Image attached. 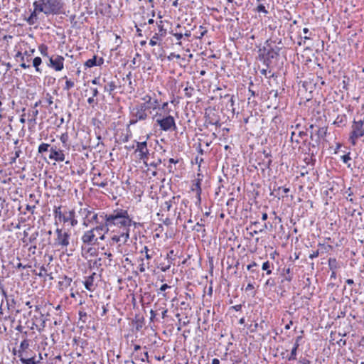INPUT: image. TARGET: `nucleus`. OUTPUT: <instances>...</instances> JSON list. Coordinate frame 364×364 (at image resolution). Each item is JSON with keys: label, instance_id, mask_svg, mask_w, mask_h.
Returning a JSON list of instances; mask_svg holds the SVG:
<instances>
[{"label": "nucleus", "instance_id": "1", "mask_svg": "<svg viewBox=\"0 0 364 364\" xmlns=\"http://www.w3.org/2000/svg\"><path fill=\"white\" fill-rule=\"evenodd\" d=\"M36 11H41L46 16L58 15L63 12L64 3L63 0H36L33 3Z\"/></svg>", "mask_w": 364, "mask_h": 364}, {"label": "nucleus", "instance_id": "2", "mask_svg": "<svg viewBox=\"0 0 364 364\" xmlns=\"http://www.w3.org/2000/svg\"><path fill=\"white\" fill-rule=\"evenodd\" d=\"M105 220H106L107 225H110V227L112 225L129 227L132 223L127 211L124 210H117L111 214L105 215Z\"/></svg>", "mask_w": 364, "mask_h": 364}, {"label": "nucleus", "instance_id": "3", "mask_svg": "<svg viewBox=\"0 0 364 364\" xmlns=\"http://www.w3.org/2000/svg\"><path fill=\"white\" fill-rule=\"evenodd\" d=\"M156 122L160 127L161 129L164 132L174 131L176 129L175 119L171 115L161 117V114H160Z\"/></svg>", "mask_w": 364, "mask_h": 364}, {"label": "nucleus", "instance_id": "4", "mask_svg": "<svg viewBox=\"0 0 364 364\" xmlns=\"http://www.w3.org/2000/svg\"><path fill=\"white\" fill-rule=\"evenodd\" d=\"M56 238L54 241V246L56 247H60L61 249H67V247L70 244V235L68 232L63 231L60 228L55 230Z\"/></svg>", "mask_w": 364, "mask_h": 364}, {"label": "nucleus", "instance_id": "5", "mask_svg": "<svg viewBox=\"0 0 364 364\" xmlns=\"http://www.w3.org/2000/svg\"><path fill=\"white\" fill-rule=\"evenodd\" d=\"M351 128L352 131L349 139L353 145H355L356 140L364 136V127L361 122L353 121Z\"/></svg>", "mask_w": 364, "mask_h": 364}, {"label": "nucleus", "instance_id": "6", "mask_svg": "<svg viewBox=\"0 0 364 364\" xmlns=\"http://www.w3.org/2000/svg\"><path fill=\"white\" fill-rule=\"evenodd\" d=\"M136 147L135 151L139 153V159L143 160L144 165L148 166L149 164L146 162V159H148L149 151L147 148V142L146 141L136 142Z\"/></svg>", "mask_w": 364, "mask_h": 364}, {"label": "nucleus", "instance_id": "7", "mask_svg": "<svg viewBox=\"0 0 364 364\" xmlns=\"http://www.w3.org/2000/svg\"><path fill=\"white\" fill-rule=\"evenodd\" d=\"M131 115L129 125L134 124L138 121L146 120L149 117V113H146L134 107L131 112Z\"/></svg>", "mask_w": 364, "mask_h": 364}, {"label": "nucleus", "instance_id": "8", "mask_svg": "<svg viewBox=\"0 0 364 364\" xmlns=\"http://www.w3.org/2000/svg\"><path fill=\"white\" fill-rule=\"evenodd\" d=\"M50 155L49 159L55 161H64L65 156L63 150L58 148L56 146H53L49 149Z\"/></svg>", "mask_w": 364, "mask_h": 364}, {"label": "nucleus", "instance_id": "9", "mask_svg": "<svg viewBox=\"0 0 364 364\" xmlns=\"http://www.w3.org/2000/svg\"><path fill=\"white\" fill-rule=\"evenodd\" d=\"M61 221L64 223H70L72 227H74L77 225L78 221L75 218V212L74 210H69L68 212H65L63 213V216L61 218Z\"/></svg>", "mask_w": 364, "mask_h": 364}, {"label": "nucleus", "instance_id": "10", "mask_svg": "<svg viewBox=\"0 0 364 364\" xmlns=\"http://www.w3.org/2000/svg\"><path fill=\"white\" fill-rule=\"evenodd\" d=\"M64 58L60 55L52 56L50 58V65L56 71H60L63 68Z\"/></svg>", "mask_w": 364, "mask_h": 364}, {"label": "nucleus", "instance_id": "11", "mask_svg": "<svg viewBox=\"0 0 364 364\" xmlns=\"http://www.w3.org/2000/svg\"><path fill=\"white\" fill-rule=\"evenodd\" d=\"M97 240V238L95 237V230L93 228L85 232L82 236V241L85 244L92 245L95 243Z\"/></svg>", "mask_w": 364, "mask_h": 364}, {"label": "nucleus", "instance_id": "12", "mask_svg": "<svg viewBox=\"0 0 364 364\" xmlns=\"http://www.w3.org/2000/svg\"><path fill=\"white\" fill-rule=\"evenodd\" d=\"M72 281L71 278L68 277L65 275L63 276L60 278V280L58 282L59 289L60 291L67 289L71 285Z\"/></svg>", "mask_w": 364, "mask_h": 364}, {"label": "nucleus", "instance_id": "13", "mask_svg": "<svg viewBox=\"0 0 364 364\" xmlns=\"http://www.w3.org/2000/svg\"><path fill=\"white\" fill-rule=\"evenodd\" d=\"M104 63V59L102 58H100L97 59V57L95 55L92 58L87 60L85 63V66L87 68H92L93 66L101 65Z\"/></svg>", "mask_w": 364, "mask_h": 364}, {"label": "nucleus", "instance_id": "14", "mask_svg": "<svg viewBox=\"0 0 364 364\" xmlns=\"http://www.w3.org/2000/svg\"><path fill=\"white\" fill-rule=\"evenodd\" d=\"M79 215L82 218V219H85L87 220H90V216L93 213L92 208L89 207L87 208H81L78 211Z\"/></svg>", "mask_w": 364, "mask_h": 364}, {"label": "nucleus", "instance_id": "15", "mask_svg": "<svg viewBox=\"0 0 364 364\" xmlns=\"http://www.w3.org/2000/svg\"><path fill=\"white\" fill-rule=\"evenodd\" d=\"M264 56L265 58V60H270L273 58H274L277 55H278V52L275 50L274 49L270 48L267 49L266 48H264Z\"/></svg>", "mask_w": 364, "mask_h": 364}, {"label": "nucleus", "instance_id": "16", "mask_svg": "<svg viewBox=\"0 0 364 364\" xmlns=\"http://www.w3.org/2000/svg\"><path fill=\"white\" fill-rule=\"evenodd\" d=\"M18 143V140H16L14 141V144L15 145H17ZM22 153L21 151V149H20L19 146H15L14 147V151L12 152V154H14V156H12L10 159V163L11 164H14L16 161V159L18 158L21 155V154Z\"/></svg>", "mask_w": 364, "mask_h": 364}, {"label": "nucleus", "instance_id": "17", "mask_svg": "<svg viewBox=\"0 0 364 364\" xmlns=\"http://www.w3.org/2000/svg\"><path fill=\"white\" fill-rule=\"evenodd\" d=\"M176 199H179V196H173L169 200L166 201L164 204L161 205L162 210L169 211L172 207V204L176 203Z\"/></svg>", "mask_w": 364, "mask_h": 364}, {"label": "nucleus", "instance_id": "18", "mask_svg": "<svg viewBox=\"0 0 364 364\" xmlns=\"http://www.w3.org/2000/svg\"><path fill=\"white\" fill-rule=\"evenodd\" d=\"M96 275L95 273H93L92 275L89 276L86 280L84 282V284L85 287V289L92 291L93 287V282H94V277Z\"/></svg>", "mask_w": 364, "mask_h": 364}, {"label": "nucleus", "instance_id": "19", "mask_svg": "<svg viewBox=\"0 0 364 364\" xmlns=\"http://www.w3.org/2000/svg\"><path fill=\"white\" fill-rule=\"evenodd\" d=\"M18 356L20 358V360L23 364H37L38 361H36L34 357L30 358H25L23 357L21 352L18 351Z\"/></svg>", "mask_w": 364, "mask_h": 364}, {"label": "nucleus", "instance_id": "20", "mask_svg": "<svg viewBox=\"0 0 364 364\" xmlns=\"http://www.w3.org/2000/svg\"><path fill=\"white\" fill-rule=\"evenodd\" d=\"M136 107H137L139 109L146 112V113H150V109H155L156 107H154V106H151V105H149L146 103H141L139 105H137L136 106H135Z\"/></svg>", "mask_w": 364, "mask_h": 364}, {"label": "nucleus", "instance_id": "21", "mask_svg": "<svg viewBox=\"0 0 364 364\" xmlns=\"http://www.w3.org/2000/svg\"><path fill=\"white\" fill-rule=\"evenodd\" d=\"M41 11H36V8H33V12L31 14L30 16L28 17L27 21L29 24L33 25L35 23V22L37 20V16L41 14Z\"/></svg>", "mask_w": 364, "mask_h": 364}, {"label": "nucleus", "instance_id": "22", "mask_svg": "<svg viewBox=\"0 0 364 364\" xmlns=\"http://www.w3.org/2000/svg\"><path fill=\"white\" fill-rule=\"evenodd\" d=\"M110 227V225H107V223L104 225H100L97 226L96 228H93L95 232H97L99 235H100V232H104V233H106L109 231V228Z\"/></svg>", "mask_w": 364, "mask_h": 364}, {"label": "nucleus", "instance_id": "23", "mask_svg": "<svg viewBox=\"0 0 364 364\" xmlns=\"http://www.w3.org/2000/svg\"><path fill=\"white\" fill-rule=\"evenodd\" d=\"M143 100L144 101V103H146L149 105L154 106L155 107H156V106H157V103H158L157 100H153L151 98V97L149 95H146L144 97H143Z\"/></svg>", "mask_w": 364, "mask_h": 364}, {"label": "nucleus", "instance_id": "24", "mask_svg": "<svg viewBox=\"0 0 364 364\" xmlns=\"http://www.w3.org/2000/svg\"><path fill=\"white\" fill-rule=\"evenodd\" d=\"M299 346V343H295L293 348L291 349L290 356L288 358L289 360H294L296 359V350Z\"/></svg>", "mask_w": 364, "mask_h": 364}, {"label": "nucleus", "instance_id": "25", "mask_svg": "<svg viewBox=\"0 0 364 364\" xmlns=\"http://www.w3.org/2000/svg\"><path fill=\"white\" fill-rule=\"evenodd\" d=\"M328 266L331 270H336L338 267L336 259L335 258H329Z\"/></svg>", "mask_w": 364, "mask_h": 364}, {"label": "nucleus", "instance_id": "26", "mask_svg": "<svg viewBox=\"0 0 364 364\" xmlns=\"http://www.w3.org/2000/svg\"><path fill=\"white\" fill-rule=\"evenodd\" d=\"M121 238L124 239V242H126L127 240L129 238L128 232H127L126 233H122L120 236H114L112 237V240L115 241L116 242H118L121 240Z\"/></svg>", "mask_w": 364, "mask_h": 364}, {"label": "nucleus", "instance_id": "27", "mask_svg": "<svg viewBox=\"0 0 364 364\" xmlns=\"http://www.w3.org/2000/svg\"><path fill=\"white\" fill-rule=\"evenodd\" d=\"M50 147L51 146H50V144H46V143H42L41 144L39 145L38 151V153L42 154L43 152L48 151L50 149L49 148H50Z\"/></svg>", "mask_w": 364, "mask_h": 364}, {"label": "nucleus", "instance_id": "28", "mask_svg": "<svg viewBox=\"0 0 364 364\" xmlns=\"http://www.w3.org/2000/svg\"><path fill=\"white\" fill-rule=\"evenodd\" d=\"M54 215H55V219H58V220L60 222H61V218H63V213H62L61 211V208L59 206V207H55V210H54Z\"/></svg>", "mask_w": 364, "mask_h": 364}, {"label": "nucleus", "instance_id": "29", "mask_svg": "<svg viewBox=\"0 0 364 364\" xmlns=\"http://www.w3.org/2000/svg\"><path fill=\"white\" fill-rule=\"evenodd\" d=\"M271 266H272V264L269 261L263 263L262 268L263 270L266 271L267 274H272V269H270Z\"/></svg>", "mask_w": 364, "mask_h": 364}, {"label": "nucleus", "instance_id": "30", "mask_svg": "<svg viewBox=\"0 0 364 364\" xmlns=\"http://www.w3.org/2000/svg\"><path fill=\"white\" fill-rule=\"evenodd\" d=\"M116 88V85L114 82H110L107 86L105 87V91L111 94Z\"/></svg>", "mask_w": 364, "mask_h": 364}, {"label": "nucleus", "instance_id": "31", "mask_svg": "<svg viewBox=\"0 0 364 364\" xmlns=\"http://www.w3.org/2000/svg\"><path fill=\"white\" fill-rule=\"evenodd\" d=\"M327 129L326 127L319 128L317 131L318 139L323 138L326 135Z\"/></svg>", "mask_w": 364, "mask_h": 364}, {"label": "nucleus", "instance_id": "32", "mask_svg": "<svg viewBox=\"0 0 364 364\" xmlns=\"http://www.w3.org/2000/svg\"><path fill=\"white\" fill-rule=\"evenodd\" d=\"M140 261L141 263L139 264V269L141 272H144L146 271V269H148L149 267V262H147V264H146L144 262L143 258H141Z\"/></svg>", "mask_w": 364, "mask_h": 364}, {"label": "nucleus", "instance_id": "33", "mask_svg": "<svg viewBox=\"0 0 364 364\" xmlns=\"http://www.w3.org/2000/svg\"><path fill=\"white\" fill-rule=\"evenodd\" d=\"M42 60L40 57H36L33 60V65L35 67L36 71H39L38 66L41 65Z\"/></svg>", "mask_w": 364, "mask_h": 364}, {"label": "nucleus", "instance_id": "34", "mask_svg": "<svg viewBox=\"0 0 364 364\" xmlns=\"http://www.w3.org/2000/svg\"><path fill=\"white\" fill-rule=\"evenodd\" d=\"M74 85H75L74 82H73L70 80H67L65 82V85L63 89L65 90H69L71 88H73L74 87Z\"/></svg>", "mask_w": 364, "mask_h": 364}, {"label": "nucleus", "instance_id": "35", "mask_svg": "<svg viewBox=\"0 0 364 364\" xmlns=\"http://www.w3.org/2000/svg\"><path fill=\"white\" fill-rule=\"evenodd\" d=\"M36 274L41 277L48 275L47 274V270L44 266H41L40 268V272L36 273Z\"/></svg>", "mask_w": 364, "mask_h": 364}, {"label": "nucleus", "instance_id": "36", "mask_svg": "<svg viewBox=\"0 0 364 364\" xmlns=\"http://www.w3.org/2000/svg\"><path fill=\"white\" fill-rule=\"evenodd\" d=\"M159 37L157 33H155L154 36L151 38V39L149 41V44L151 46H156L157 43V41L159 40Z\"/></svg>", "mask_w": 364, "mask_h": 364}, {"label": "nucleus", "instance_id": "37", "mask_svg": "<svg viewBox=\"0 0 364 364\" xmlns=\"http://www.w3.org/2000/svg\"><path fill=\"white\" fill-rule=\"evenodd\" d=\"M143 252H145V258L146 259L149 260V259H151L152 256L149 254V249L146 246H144L143 250H141V253H143Z\"/></svg>", "mask_w": 364, "mask_h": 364}, {"label": "nucleus", "instance_id": "38", "mask_svg": "<svg viewBox=\"0 0 364 364\" xmlns=\"http://www.w3.org/2000/svg\"><path fill=\"white\" fill-rule=\"evenodd\" d=\"M107 183H108V182H107V179H105L101 182H97V181L93 182L94 186H98V187H102V188L105 187L107 185Z\"/></svg>", "mask_w": 364, "mask_h": 364}, {"label": "nucleus", "instance_id": "39", "mask_svg": "<svg viewBox=\"0 0 364 364\" xmlns=\"http://www.w3.org/2000/svg\"><path fill=\"white\" fill-rule=\"evenodd\" d=\"M257 11L258 12H263L264 14H267V11L265 9V6L263 4H259L257 7Z\"/></svg>", "mask_w": 364, "mask_h": 364}, {"label": "nucleus", "instance_id": "40", "mask_svg": "<svg viewBox=\"0 0 364 364\" xmlns=\"http://www.w3.org/2000/svg\"><path fill=\"white\" fill-rule=\"evenodd\" d=\"M47 49H48V48L45 45H41L39 46V50H40V51H41L42 55H46V54H47V53H46Z\"/></svg>", "mask_w": 364, "mask_h": 364}, {"label": "nucleus", "instance_id": "41", "mask_svg": "<svg viewBox=\"0 0 364 364\" xmlns=\"http://www.w3.org/2000/svg\"><path fill=\"white\" fill-rule=\"evenodd\" d=\"M276 283L274 282V279H268L265 283V286H269V287H274L275 286Z\"/></svg>", "mask_w": 364, "mask_h": 364}, {"label": "nucleus", "instance_id": "42", "mask_svg": "<svg viewBox=\"0 0 364 364\" xmlns=\"http://www.w3.org/2000/svg\"><path fill=\"white\" fill-rule=\"evenodd\" d=\"M196 191H197V194L198 196V200H200V193H201V188L200 187V182L198 181L196 184Z\"/></svg>", "mask_w": 364, "mask_h": 364}, {"label": "nucleus", "instance_id": "43", "mask_svg": "<svg viewBox=\"0 0 364 364\" xmlns=\"http://www.w3.org/2000/svg\"><path fill=\"white\" fill-rule=\"evenodd\" d=\"M97 218H98L97 214L93 212V213L91 215L90 218V222L92 223V222L95 221V223H98Z\"/></svg>", "mask_w": 364, "mask_h": 364}, {"label": "nucleus", "instance_id": "44", "mask_svg": "<svg viewBox=\"0 0 364 364\" xmlns=\"http://www.w3.org/2000/svg\"><path fill=\"white\" fill-rule=\"evenodd\" d=\"M318 255H319L318 250L313 251L312 253L310 254L309 258L313 259L317 257Z\"/></svg>", "mask_w": 364, "mask_h": 364}, {"label": "nucleus", "instance_id": "45", "mask_svg": "<svg viewBox=\"0 0 364 364\" xmlns=\"http://www.w3.org/2000/svg\"><path fill=\"white\" fill-rule=\"evenodd\" d=\"M139 359L144 362L145 360L148 359V352H144L143 355H141V357L139 358Z\"/></svg>", "mask_w": 364, "mask_h": 364}, {"label": "nucleus", "instance_id": "46", "mask_svg": "<svg viewBox=\"0 0 364 364\" xmlns=\"http://www.w3.org/2000/svg\"><path fill=\"white\" fill-rule=\"evenodd\" d=\"M342 161L343 163L347 164V162L350 160V157L349 154H346L341 156Z\"/></svg>", "mask_w": 364, "mask_h": 364}, {"label": "nucleus", "instance_id": "47", "mask_svg": "<svg viewBox=\"0 0 364 364\" xmlns=\"http://www.w3.org/2000/svg\"><path fill=\"white\" fill-rule=\"evenodd\" d=\"M157 311H158V310H151V311H150L151 318H150L151 321H154L156 316L158 314Z\"/></svg>", "mask_w": 364, "mask_h": 364}, {"label": "nucleus", "instance_id": "48", "mask_svg": "<svg viewBox=\"0 0 364 364\" xmlns=\"http://www.w3.org/2000/svg\"><path fill=\"white\" fill-rule=\"evenodd\" d=\"M28 346V343H27V341H23V342H21L20 348H21V349L24 350V349L27 348Z\"/></svg>", "mask_w": 364, "mask_h": 364}, {"label": "nucleus", "instance_id": "49", "mask_svg": "<svg viewBox=\"0 0 364 364\" xmlns=\"http://www.w3.org/2000/svg\"><path fill=\"white\" fill-rule=\"evenodd\" d=\"M257 264L255 262H252L251 264H250L249 265H247V269L250 271H252V267H257Z\"/></svg>", "mask_w": 364, "mask_h": 364}, {"label": "nucleus", "instance_id": "50", "mask_svg": "<svg viewBox=\"0 0 364 364\" xmlns=\"http://www.w3.org/2000/svg\"><path fill=\"white\" fill-rule=\"evenodd\" d=\"M173 36L176 37V38L178 41H180L183 38V34L182 33H173Z\"/></svg>", "mask_w": 364, "mask_h": 364}, {"label": "nucleus", "instance_id": "51", "mask_svg": "<svg viewBox=\"0 0 364 364\" xmlns=\"http://www.w3.org/2000/svg\"><path fill=\"white\" fill-rule=\"evenodd\" d=\"M158 310H161V316L163 318H164L166 316L167 314V309H165L164 308L159 309Z\"/></svg>", "mask_w": 364, "mask_h": 364}, {"label": "nucleus", "instance_id": "52", "mask_svg": "<svg viewBox=\"0 0 364 364\" xmlns=\"http://www.w3.org/2000/svg\"><path fill=\"white\" fill-rule=\"evenodd\" d=\"M267 228V225H266V224H264V225L262 226V228H260L259 230H254V232H253L252 233H251V234H252V235H253V234H257V233H258V232H262V231L264 230V228Z\"/></svg>", "mask_w": 364, "mask_h": 364}, {"label": "nucleus", "instance_id": "53", "mask_svg": "<svg viewBox=\"0 0 364 364\" xmlns=\"http://www.w3.org/2000/svg\"><path fill=\"white\" fill-rule=\"evenodd\" d=\"M170 288V286H168V284H163L161 287H160V291H166L167 289Z\"/></svg>", "mask_w": 364, "mask_h": 364}, {"label": "nucleus", "instance_id": "54", "mask_svg": "<svg viewBox=\"0 0 364 364\" xmlns=\"http://www.w3.org/2000/svg\"><path fill=\"white\" fill-rule=\"evenodd\" d=\"M203 226H204V225H203V223H200L198 222V223H196V226H195V228H194V229H195L196 231L199 232V231H200V229H198V228H198V227H199V228H201V227H203Z\"/></svg>", "mask_w": 364, "mask_h": 364}, {"label": "nucleus", "instance_id": "55", "mask_svg": "<svg viewBox=\"0 0 364 364\" xmlns=\"http://www.w3.org/2000/svg\"><path fill=\"white\" fill-rule=\"evenodd\" d=\"M160 163H161V160H160V159H159V160H158V161H156V162L154 161V162L151 163V164H149V166H153V167L156 168V167L158 166V164H160Z\"/></svg>", "mask_w": 364, "mask_h": 364}, {"label": "nucleus", "instance_id": "56", "mask_svg": "<svg viewBox=\"0 0 364 364\" xmlns=\"http://www.w3.org/2000/svg\"><path fill=\"white\" fill-rule=\"evenodd\" d=\"M20 66L23 68H28L30 67V65H28L25 63V60L23 61H22V63H21Z\"/></svg>", "mask_w": 364, "mask_h": 364}, {"label": "nucleus", "instance_id": "57", "mask_svg": "<svg viewBox=\"0 0 364 364\" xmlns=\"http://www.w3.org/2000/svg\"><path fill=\"white\" fill-rule=\"evenodd\" d=\"M270 95H272L274 97L277 98V96H278V92L277 90H272L270 92H269Z\"/></svg>", "mask_w": 364, "mask_h": 364}, {"label": "nucleus", "instance_id": "58", "mask_svg": "<svg viewBox=\"0 0 364 364\" xmlns=\"http://www.w3.org/2000/svg\"><path fill=\"white\" fill-rule=\"evenodd\" d=\"M253 289H254V286L252 284L249 283L247 284V286L246 287L245 290L249 291V290H252Z\"/></svg>", "mask_w": 364, "mask_h": 364}, {"label": "nucleus", "instance_id": "59", "mask_svg": "<svg viewBox=\"0 0 364 364\" xmlns=\"http://www.w3.org/2000/svg\"><path fill=\"white\" fill-rule=\"evenodd\" d=\"M18 57H20L21 58V61H23L24 60V56L22 55V53L21 52H18L16 55V58H18Z\"/></svg>", "mask_w": 364, "mask_h": 364}, {"label": "nucleus", "instance_id": "60", "mask_svg": "<svg viewBox=\"0 0 364 364\" xmlns=\"http://www.w3.org/2000/svg\"><path fill=\"white\" fill-rule=\"evenodd\" d=\"M281 189L282 190L283 193H287L289 191V189L288 188H281V187L278 188V191H280Z\"/></svg>", "mask_w": 364, "mask_h": 364}, {"label": "nucleus", "instance_id": "61", "mask_svg": "<svg viewBox=\"0 0 364 364\" xmlns=\"http://www.w3.org/2000/svg\"><path fill=\"white\" fill-rule=\"evenodd\" d=\"M124 80H127V81H130L132 80V73L129 72L127 75H126V77L124 78Z\"/></svg>", "mask_w": 364, "mask_h": 364}, {"label": "nucleus", "instance_id": "62", "mask_svg": "<svg viewBox=\"0 0 364 364\" xmlns=\"http://www.w3.org/2000/svg\"><path fill=\"white\" fill-rule=\"evenodd\" d=\"M16 268L17 269H25L26 268V266L23 265L21 262H18L16 266Z\"/></svg>", "mask_w": 364, "mask_h": 364}, {"label": "nucleus", "instance_id": "63", "mask_svg": "<svg viewBox=\"0 0 364 364\" xmlns=\"http://www.w3.org/2000/svg\"><path fill=\"white\" fill-rule=\"evenodd\" d=\"M300 363L301 364H310V361L306 359H303L302 360L300 361Z\"/></svg>", "mask_w": 364, "mask_h": 364}, {"label": "nucleus", "instance_id": "64", "mask_svg": "<svg viewBox=\"0 0 364 364\" xmlns=\"http://www.w3.org/2000/svg\"><path fill=\"white\" fill-rule=\"evenodd\" d=\"M212 364H220V360L218 358H214L212 360Z\"/></svg>", "mask_w": 364, "mask_h": 364}]
</instances>
